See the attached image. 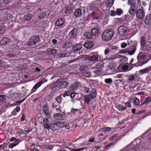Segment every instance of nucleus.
Returning a JSON list of instances; mask_svg holds the SVG:
<instances>
[{"label": "nucleus", "instance_id": "nucleus-51", "mask_svg": "<svg viewBox=\"0 0 151 151\" xmlns=\"http://www.w3.org/2000/svg\"><path fill=\"white\" fill-rule=\"evenodd\" d=\"M18 143H11V144H9V148H12L14 146H15L16 145H18Z\"/></svg>", "mask_w": 151, "mask_h": 151}, {"label": "nucleus", "instance_id": "nucleus-5", "mask_svg": "<svg viewBox=\"0 0 151 151\" xmlns=\"http://www.w3.org/2000/svg\"><path fill=\"white\" fill-rule=\"evenodd\" d=\"M128 28L127 26L122 25L119 27L118 29V33L121 35H123L128 32Z\"/></svg>", "mask_w": 151, "mask_h": 151}, {"label": "nucleus", "instance_id": "nucleus-6", "mask_svg": "<svg viewBox=\"0 0 151 151\" xmlns=\"http://www.w3.org/2000/svg\"><path fill=\"white\" fill-rule=\"evenodd\" d=\"M59 86L60 89L65 88L69 84V83L65 81L63 79H59Z\"/></svg>", "mask_w": 151, "mask_h": 151}, {"label": "nucleus", "instance_id": "nucleus-40", "mask_svg": "<svg viewBox=\"0 0 151 151\" xmlns=\"http://www.w3.org/2000/svg\"><path fill=\"white\" fill-rule=\"evenodd\" d=\"M116 67V65L114 64H111L109 65V68L113 71L115 70Z\"/></svg>", "mask_w": 151, "mask_h": 151}, {"label": "nucleus", "instance_id": "nucleus-57", "mask_svg": "<svg viewBox=\"0 0 151 151\" xmlns=\"http://www.w3.org/2000/svg\"><path fill=\"white\" fill-rule=\"evenodd\" d=\"M50 125H49V124H44L43 127L45 128H46L47 129H50Z\"/></svg>", "mask_w": 151, "mask_h": 151}, {"label": "nucleus", "instance_id": "nucleus-1", "mask_svg": "<svg viewBox=\"0 0 151 151\" xmlns=\"http://www.w3.org/2000/svg\"><path fill=\"white\" fill-rule=\"evenodd\" d=\"M114 34L113 32L111 29L105 30L102 35V38L104 40L108 41L110 40Z\"/></svg>", "mask_w": 151, "mask_h": 151}, {"label": "nucleus", "instance_id": "nucleus-60", "mask_svg": "<svg viewBox=\"0 0 151 151\" xmlns=\"http://www.w3.org/2000/svg\"><path fill=\"white\" fill-rule=\"evenodd\" d=\"M67 54L65 53H62L60 54L59 55V58H62L63 57H65L66 56Z\"/></svg>", "mask_w": 151, "mask_h": 151}, {"label": "nucleus", "instance_id": "nucleus-58", "mask_svg": "<svg viewBox=\"0 0 151 151\" xmlns=\"http://www.w3.org/2000/svg\"><path fill=\"white\" fill-rule=\"evenodd\" d=\"M110 51L109 47L107 48L104 51V53L105 55H107L109 52Z\"/></svg>", "mask_w": 151, "mask_h": 151}, {"label": "nucleus", "instance_id": "nucleus-54", "mask_svg": "<svg viewBox=\"0 0 151 151\" xmlns=\"http://www.w3.org/2000/svg\"><path fill=\"white\" fill-rule=\"evenodd\" d=\"M137 7L136 6V4L135 3H133L131 5V9H134V10H136L137 9Z\"/></svg>", "mask_w": 151, "mask_h": 151}, {"label": "nucleus", "instance_id": "nucleus-42", "mask_svg": "<svg viewBox=\"0 0 151 151\" xmlns=\"http://www.w3.org/2000/svg\"><path fill=\"white\" fill-rule=\"evenodd\" d=\"M20 107L19 106H17L15 109H14V110L12 112V114L13 115H15L16 114V113H15V111H17V112H18L20 111Z\"/></svg>", "mask_w": 151, "mask_h": 151}, {"label": "nucleus", "instance_id": "nucleus-38", "mask_svg": "<svg viewBox=\"0 0 151 151\" xmlns=\"http://www.w3.org/2000/svg\"><path fill=\"white\" fill-rule=\"evenodd\" d=\"M6 96L4 95H0V101H3L6 100Z\"/></svg>", "mask_w": 151, "mask_h": 151}, {"label": "nucleus", "instance_id": "nucleus-18", "mask_svg": "<svg viewBox=\"0 0 151 151\" xmlns=\"http://www.w3.org/2000/svg\"><path fill=\"white\" fill-rule=\"evenodd\" d=\"M146 55L143 52H140L137 57V59L139 60H145Z\"/></svg>", "mask_w": 151, "mask_h": 151}, {"label": "nucleus", "instance_id": "nucleus-10", "mask_svg": "<svg viewBox=\"0 0 151 151\" xmlns=\"http://www.w3.org/2000/svg\"><path fill=\"white\" fill-rule=\"evenodd\" d=\"M55 118L58 120H62L64 119V116L60 113H55L54 115Z\"/></svg>", "mask_w": 151, "mask_h": 151}, {"label": "nucleus", "instance_id": "nucleus-37", "mask_svg": "<svg viewBox=\"0 0 151 151\" xmlns=\"http://www.w3.org/2000/svg\"><path fill=\"white\" fill-rule=\"evenodd\" d=\"M111 129V128L110 127H104L101 128L100 129L101 131L103 132H106V131H109Z\"/></svg>", "mask_w": 151, "mask_h": 151}, {"label": "nucleus", "instance_id": "nucleus-16", "mask_svg": "<svg viewBox=\"0 0 151 151\" xmlns=\"http://www.w3.org/2000/svg\"><path fill=\"white\" fill-rule=\"evenodd\" d=\"M42 83H41L40 81L37 83L32 89L31 93L35 92L37 88L40 87Z\"/></svg>", "mask_w": 151, "mask_h": 151}, {"label": "nucleus", "instance_id": "nucleus-59", "mask_svg": "<svg viewBox=\"0 0 151 151\" xmlns=\"http://www.w3.org/2000/svg\"><path fill=\"white\" fill-rule=\"evenodd\" d=\"M91 15L92 16H93V18L94 19H98L97 17H96V14L95 12H92L91 13Z\"/></svg>", "mask_w": 151, "mask_h": 151}, {"label": "nucleus", "instance_id": "nucleus-31", "mask_svg": "<svg viewBox=\"0 0 151 151\" xmlns=\"http://www.w3.org/2000/svg\"><path fill=\"white\" fill-rule=\"evenodd\" d=\"M133 102L136 105H138L140 103V101L137 97L134 98L132 99Z\"/></svg>", "mask_w": 151, "mask_h": 151}, {"label": "nucleus", "instance_id": "nucleus-47", "mask_svg": "<svg viewBox=\"0 0 151 151\" xmlns=\"http://www.w3.org/2000/svg\"><path fill=\"white\" fill-rule=\"evenodd\" d=\"M151 99L150 97H148L147 98H146L144 101L143 102V104H147L151 100Z\"/></svg>", "mask_w": 151, "mask_h": 151}, {"label": "nucleus", "instance_id": "nucleus-23", "mask_svg": "<svg viewBox=\"0 0 151 151\" xmlns=\"http://www.w3.org/2000/svg\"><path fill=\"white\" fill-rule=\"evenodd\" d=\"M150 70H151L150 68V67H148L143 69L139 71V72L141 74H143L148 73Z\"/></svg>", "mask_w": 151, "mask_h": 151}, {"label": "nucleus", "instance_id": "nucleus-55", "mask_svg": "<svg viewBox=\"0 0 151 151\" xmlns=\"http://www.w3.org/2000/svg\"><path fill=\"white\" fill-rule=\"evenodd\" d=\"M43 122L44 124H49V121L46 118H45L43 120Z\"/></svg>", "mask_w": 151, "mask_h": 151}, {"label": "nucleus", "instance_id": "nucleus-39", "mask_svg": "<svg viewBox=\"0 0 151 151\" xmlns=\"http://www.w3.org/2000/svg\"><path fill=\"white\" fill-rule=\"evenodd\" d=\"M63 94H61L60 96H58L56 98V100L58 103H60L62 99V98L61 96Z\"/></svg>", "mask_w": 151, "mask_h": 151}, {"label": "nucleus", "instance_id": "nucleus-30", "mask_svg": "<svg viewBox=\"0 0 151 151\" xmlns=\"http://www.w3.org/2000/svg\"><path fill=\"white\" fill-rule=\"evenodd\" d=\"M117 109L119 111H122L126 109V107H124L122 105L119 104L116 106Z\"/></svg>", "mask_w": 151, "mask_h": 151}, {"label": "nucleus", "instance_id": "nucleus-12", "mask_svg": "<svg viewBox=\"0 0 151 151\" xmlns=\"http://www.w3.org/2000/svg\"><path fill=\"white\" fill-rule=\"evenodd\" d=\"M137 17L139 19L143 17L144 15V14L142 10L140 9L137 10L136 12Z\"/></svg>", "mask_w": 151, "mask_h": 151}, {"label": "nucleus", "instance_id": "nucleus-49", "mask_svg": "<svg viewBox=\"0 0 151 151\" xmlns=\"http://www.w3.org/2000/svg\"><path fill=\"white\" fill-rule=\"evenodd\" d=\"M128 68L129 66L126 65H124L121 66L122 69L123 70H126L128 69Z\"/></svg>", "mask_w": 151, "mask_h": 151}, {"label": "nucleus", "instance_id": "nucleus-61", "mask_svg": "<svg viewBox=\"0 0 151 151\" xmlns=\"http://www.w3.org/2000/svg\"><path fill=\"white\" fill-rule=\"evenodd\" d=\"M86 148L85 147H83L82 148H78L77 149H73L74 151H81L83 150Z\"/></svg>", "mask_w": 151, "mask_h": 151}, {"label": "nucleus", "instance_id": "nucleus-41", "mask_svg": "<svg viewBox=\"0 0 151 151\" xmlns=\"http://www.w3.org/2000/svg\"><path fill=\"white\" fill-rule=\"evenodd\" d=\"M48 110H49V109L48 107V105L47 104L44 105L43 109V111L44 112H46Z\"/></svg>", "mask_w": 151, "mask_h": 151}, {"label": "nucleus", "instance_id": "nucleus-17", "mask_svg": "<svg viewBox=\"0 0 151 151\" xmlns=\"http://www.w3.org/2000/svg\"><path fill=\"white\" fill-rule=\"evenodd\" d=\"M82 48L81 45L80 44H76L74 45L72 47L73 50L75 51H77L80 50Z\"/></svg>", "mask_w": 151, "mask_h": 151}, {"label": "nucleus", "instance_id": "nucleus-19", "mask_svg": "<svg viewBox=\"0 0 151 151\" xmlns=\"http://www.w3.org/2000/svg\"><path fill=\"white\" fill-rule=\"evenodd\" d=\"M47 51V52L50 55H55L56 53V50L55 49H48Z\"/></svg>", "mask_w": 151, "mask_h": 151}, {"label": "nucleus", "instance_id": "nucleus-13", "mask_svg": "<svg viewBox=\"0 0 151 151\" xmlns=\"http://www.w3.org/2000/svg\"><path fill=\"white\" fill-rule=\"evenodd\" d=\"M94 45V42L93 41L87 42L84 43V46L86 48L90 49Z\"/></svg>", "mask_w": 151, "mask_h": 151}, {"label": "nucleus", "instance_id": "nucleus-24", "mask_svg": "<svg viewBox=\"0 0 151 151\" xmlns=\"http://www.w3.org/2000/svg\"><path fill=\"white\" fill-rule=\"evenodd\" d=\"M59 81L60 80L59 79L51 85L50 88L52 89L57 87L58 85H59Z\"/></svg>", "mask_w": 151, "mask_h": 151}, {"label": "nucleus", "instance_id": "nucleus-44", "mask_svg": "<svg viewBox=\"0 0 151 151\" xmlns=\"http://www.w3.org/2000/svg\"><path fill=\"white\" fill-rule=\"evenodd\" d=\"M116 12V14L118 15H120L123 13L122 11L119 9H117Z\"/></svg>", "mask_w": 151, "mask_h": 151}, {"label": "nucleus", "instance_id": "nucleus-32", "mask_svg": "<svg viewBox=\"0 0 151 151\" xmlns=\"http://www.w3.org/2000/svg\"><path fill=\"white\" fill-rule=\"evenodd\" d=\"M114 3V0H107V6L108 7H111L113 5Z\"/></svg>", "mask_w": 151, "mask_h": 151}, {"label": "nucleus", "instance_id": "nucleus-21", "mask_svg": "<svg viewBox=\"0 0 151 151\" xmlns=\"http://www.w3.org/2000/svg\"><path fill=\"white\" fill-rule=\"evenodd\" d=\"M104 64L103 62L97 63L94 68L99 70H102V68L104 67Z\"/></svg>", "mask_w": 151, "mask_h": 151}, {"label": "nucleus", "instance_id": "nucleus-27", "mask_svg": "<svg viewBox=\"0 0 151 151\" xmlns=\"http://www.w3.org/2000/svg\"><path fill=\"white\" fill-rule=\"evenodd\" d=\"M74 15L76 17H78L81 15V10L79 9H76L74 12Z\"/></svg>", "mask_w": 151, "mask_h": 151}, {"label": "nucleus", "instance_id": "nucleus-3", "mask_svg": "<svg viewBox=\"0 0 151 151\" xmlns=\"http://www.w3.org/2000/svg\"><path fill=\"white\" fill-rule=\"evenodd\" d=\"M83 75L87 77H89L91 76V73L89 71V68L86 65L80 67L79 68Z\"/></svg>", "mask_w": 151, "mask_h": 151}, {"label": "nucleus", "instance_id": "nucleus-48", "mask_svg": "<svg viewBox=\"0 0 151 151\" xmlns=\"http://www.w3.org/2000/svg\"><path fill=\"white\" fill-rule=\"evenodd\" d=\"M145 39L144 37H141V40L140 42L141 43V45L142 46H143L145 44Z\"/></svg>", "mask_w": 151, "mask_h": 151}, {"label": "nucleus", "instance_id": "nucleus-52", "mask_svg": "<svg viewBox=\"0 0 151 151\" xmlns=\"http://www.w3.org/2000/svg\"><path fill=\"white\" fill-rule=\"evenodd\" d=\"M77 87V83H75L73 84H72L71 86V88H72V89L73 90L74 89H76Z\"/></svg>", "mask_w": 151, "mask_h": 151}, {"label": "nucleus", "instance_id": "nucleus-4", "mask_svg": "<svg viewBox=\"0 0 151 151\" xmlns=\"http://www.w3.org/2000/svg\"><path fill=\"white\" fill-rule=\"evenodd\" d=\"M40 37L37 36H34L29 40L27 43L28 45L32 46L35 45L40 41Z\"/></svg>", "mask_w": 151, "mask_h": 151}, {"label": "nucleus", "instance_id": "nucleus-2", "mask_svg": "<svg viewBox=\"0 0 151 151\" xmlns=\"http://www.w3.org/2000/svg\"><path fill=\"white\" fill-rule=\"evenodd\" d=\"M136 50V46H131L129 47L121 50L120 53L122 54L128 53L129 55H131L134 54Z\"/></svg>", "mask_w": 151, "mask_h": 151}, {"label": "nucleus", "instance_id": "nucleus-26", "mask_svg": "<svg viewBox=\"0 0 151 151\" xmlns=\"http://www.w3.org/2000/svg\"><path fill=\"white\" fill-rule=\"evenodd\" d=\"M73 7H72L70 6L67 7L65 9V13L66 14L70 13L73 12Z\"/></svg>", "mask_w": 151, "mask_h": 151}, {"label": "nucleus", "instance_id": "nucleus-9", "mask_svg": "<svg viewBox=\"0 0 151 151\" xmlns=\"http://www.w3.org/2000/svg\"><path fill=\"white\" fill-rule=\"evenodd\" d=\"M86 59L87 60L89 61H95L98 60V57L97 55H93L87 57L86 58Z\"/></svg>", "mask_w": 151, "mask_h": 151}, {"label": "nucleus", "instance_id": "nucleus-53", "mask_svg": "<svg viewBox=\"0 0 151 151\" xmlns=\"http://www.w3.org/2000/svg\"><path fill=\"white\" fill-rule=\"evenodd\" d=\"M148 61V60H146L145 61H142V62H139V63H138V65L137 66H141L143 64H144L146 63Z\"/></svg>", "mask_w": 151, "mask_h": 151}, {"label": "nucleus", "instance_id": "nucleus-34", "mask_svg": "<svg viewBox=\"0 0 151 151\" xmlns=\"http://www.w3.org/2000/svg\"><path fill=\"white\" fill-rule=\"evenodd\" d=\"M135 12V10L134 9H130L129 10V14L131 15V17L133 18L134 16Z\"/></svg>", "mask_w": 151, "mask_h": 151}, {"label": "nucleus", "instance_id": "nucleus-43", "mask_svg": "<svg viewBox=\"0 0 151 151\" xmlns=\"http://www.w3.org/2000/svg\"><path fill=\"white\" fill-rule=\"evenodd\" d=\"M86 37L88 39H90L93 37V35L91 32H87L86 33Z\"/></svg>", "mask_w": 151, "mask_h": 151}, {"label": "nucleus", "instance_id": "nucleus-56", "mask_svg": "<svg viewBox=\"0 0 151 151\" xmlns=\"http://www.w3.org/2000/svg\"><path fill=\"white\" fill-rule=\"evenodd\" d=\"M127 44L126 43L124 42L121 43V47L122 48H124L127 46Z\"/></svg>", "mask_w": 151, "mask_h": 151}, {"label": "nucleus", "instance_id": "nucleus-7", "mask_svg": "<svg viewBox=\"0 0 151 151\" xmlns=\"http://www.w3.org/2000/svg\"><path fill=\"white\" fill-rule=\"evenodd\" d=\"M147 146L144 144V142H142L139 143L135 148L138 151H144L143 150Z\"/></svg>", "mask_w": 151, "mask_h": 151}, {"label": "nucleus", "instance_id": "nucleus-20", "mask_svg": "<svg viewBox=\"0 0 151 151\" xmlns=\"http://www.w3.org/2000/svg\"><path fill=\"white\" fill-rule=\"evenodd\" d=\"M32 17L33 15L31 14L28 13L24 15V19L26 21H29L31 20Z\"/></svg>", "mask_w": 151, "mask_h": 151}, {"label": "nucleus", "instance_id": "nucleus-50", "mask_svg": "<svg viewBox=\"0 0 151 151\" xmlns=\"http://www.w3.org/2000/svg\"><path fill=\"white\" fill-rule=\"evenodd\" d=\"M44 114H45V115L48 118H50L51 117V115L50 113V112H49V110L47 111L46 112H44Z\"/></svg>", "mask_w": 151, "mask_h": 151}, {"label": "nucleus", "instance_id": "nucleus-64", "mask_svg": "<svg viewBox=\"0 0 151 151\" xmlns=\"http://www.w3.org/2000/svg\"><path fill=\"white\" fill-rule=\"evenodd\" d=\"M70 95V93L69 92H65L62 95L64 97H65L66 96H69Z\"/></svg>", "mask_w": 151, "mask_h": 151}, {"label": "nucleus", "instance_id": "nucleus-35", "mask_svg": "<svg viewBox=\"0 0 151 151\" xmlns=\"http://www.w3.org/2000/svg\"><path fill=\"white\" fill-rule=\"evenodd\" d=\"M91 97V98H94L96 96V91L94 89L92 90V92L91 94L90 95Z\"/></svg>", "mask_w": 151, "mask_h": 151}, {"label": "nucleus", "instance_id": "nucleus-45", "mask_svg": "<svg viewBox=\"0 0 151 151\" xmlns=\"http://www.w3.org/2000/svg\"><path fill=\"white\" fill-rule=\"evenodd\" d=\"M102 70L98 69L94 71L93 72L95 74L97 75H100V74Z\"/></svg>", "mask_w": 151, "mask_h": 151}, {"label": "nucleus", "instance_id": "nucleus-33", "mask_svg": "<svg viewBox=\"0 0 151 151\" xmlns=\"http://www.w3.org/2000/svg\"><path fill=\"white\" fill-rule=\"evenodd\" d=\"M85 100L86 102L88 104V103L90 101V100H91V98L90 95H87L84 96Z\"/></svg>", "mask_w": 151, "mask_h": 151}, {"label": "nucleus", "instance_id": "nucleus-36", "mask_svg": "<svg viewBox=\"0 0 151 151\" xmlns=\"http://www.w3.org/2000/svg\"><path fill=\"white\" fill-rule=\"evenodd\" d=\"M120 138H121V137H120L119 138H118L117 139H116L115 140L116 141L115 142H112L110 143H109L106 146H105V147L106 148H107L108 147H109L111 146V145H113L114 144H115L116 143V141H118L119 139H120Z\"/></svg>", "mask_w": 151, "mask_h": 151}, {"label": "nucleus", "instance_id": "nucleus-63", "mask_svg": "<svg viewBox=\"0 0 151 151\" xmlns=\"http://www.w3.org/2000/svg\"><path fill=\"white\" fill-rule=\"evenodd\" d=\"M121 58H122L124 62H125L127 60V58L123 55H121Z\"/></svg>", "mask_w": 151, "mask_h": 151}, {"label": "nucleus", "instance_id": "nucleus-11", "mask_svg": "<svg viewBox=\"0 0 151 151\" xmlns=\"http://www.w3.org/2000/svg\"><path fill=\"white\" fill-rule=\"evenodd\" d=\"M77 30L76 28H74L69 33L68 35L70 37L73 38L76 36L77 34Z\"/></svg>", "mask_w": 151, "mask_h": 151}, {"label": "nucleus", "instance_id": "nucleus-62", "mask_svg": "<svg viewBox=\"0 0 151 151\" xmlns=\"http://www.w3.org/2000/svg\"><path fill=\"white\" fill-rule=\"evenodd\" d=\"M110 50H115L117 49V47L114 46H112L109 47Z\"/></svg>", "mask_w": 151, "mask_h": 151}, {"label": "nucleus", "instance_id": "nucleus-15", "mask_svg": "<svg viewBox=\"0 0 151 151\" xmlns=\"http://www.w3.org/2000/svg\"><path fill=\"white\" fill-rule=\"evenodd\" d=\"M37 16L39 18H42L46 15L45 13L41 9L38 10L37 11Z\"/></svg>", "mask_w": 151, "mask_h": 151}, {"label": "nucleus", "instance_id": "nucleus-28", "mask_svg": "<svg viewBox=\"0 0 151 151\" xmlns=\"http://www.w3.org/2000/svg\"><path fill=\"white\" fill-rule=\"evenodd\" d=\"M99 29L94 28L92 30V33L95 36H98L100 34Z\"/></svg>", "mask_w": 151, "mask_h": 151}, {"label": "nucleus", "instance_id": "nucleus-46", "mask_svg": "<svg viewBox=\"0 0 151 151\" xmlns=\"http://www.w3.org/2000/svg\"><path fill=\"white\" fill-rule=\"evenodd\" d=\"M112 80L110 78L106 79L105 80V82L106 83L110 84L112 83Z\"/></svg>", "mask_w": 151, "mask_h": 151}, {"label": "nucleus", "instance_id": "nucleus-14", "mask_svg": "<svg viewBox=\"0 0 151 151\" xmlns=\"http://www.w3.org/2000/svg\"><path fill=\"white\" fill-rule=\"evenodd\" d=\"M64 21L61 19H59L55 23V25L59 27L62 26L64 24Z\"/></svg>", "mask_w": 151, "mask_h": 151}, {"label": "nucleus", "instance_id": "nucleus-8", "mask_svg": "<svg viewBox=\"0 0 151 151\" xmlns=\"http://www.w3.org/2000/svg\"><path fill=\"white\" fill-rule=\"evenodd\" d=\"M10 41V39L8 37H4L0 41L1 45H6L9 44Z\"/></svg>", "mask_w": 151, "mask_h": 151}, {"label": "nucleus", "instance_id": "nucleus-29", "mask_svg": "<svg viewBox=\"0 0 151 151\" xmlns=\"http://www.w3.org/2000/svg\"><path fill=\"white\" fill-rule=\"evenodd\" d=\"M72 45V43L71 42H67L63 44V47L64 48H67L71 47Z\"/></svg>", "mask_w": 151, "mask_h": 151}, {"label": "nucleus", "instance_id": "nucleus-22", "mask_svg": "<svg viewBox=\"0 0 151 151\" xmlns=\"http://www.w3.org/2000/svg\"><path fill=\"white\" fill-rule=\"evenodd\" d=\"M60 122H58L57 124H50V129H51L53 131H55L57 129V127L58 124H60Z\"/></svg>", "mask_w": 151, "mask_h": 151}, {"label": "nucleus", "instance_id": "nucleus-25", "mask_svg": "<svg viewBox=\"0 0 151 151\" xmlns=\"http://www.w3.org/2000/svg\"><path fill=\"white\" fill-rule=\"evenodd\" d=\"M145 22L146 24L149 25L151 24V16H147L145 20Z\"/></svg>", "mask_w": 151, "mask_h": 151}]
</instances>
